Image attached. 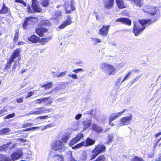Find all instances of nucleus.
<instances>
[{
    "instance_id": "nucleus-53",
    "label": "nucleus",
    "mask_w": 161,
    "mask_h": 161,
    "mask_svg": "<svg viewBox=\"0 0 161 161\" xmlns=\"http://www.w3.org/2000/svg\"><path fill=\"white\" fill-rule=\"evenodd\" d=\"M2 161H11V159L8 157H6L3 155Z\"/></svg>"
},
{
    "instance_id": "nucleus-45",
    "label": "nucleus",
    "mask_w": 161,
    "mask_h": 161,
    "mask_svg": "<svg viewBox=\"0 0 161 161\" xmlns=\"http://www.w3.org/2000/svg\"><path fill=\"white\" fill-rule=\"evenodd\" d=\"M132 161H144V160L141 158L135 157L132 158Z\"/></svg>"
},
{
    "instance_id": "nucleus-62",
    "label": "nucleus",
    "mask_w": 161,
    "mask_h": 161,
    "mask_svg": "<svg viewBox=\"0 0 161 161\" xmlns=\"http://www.w3.org/2000/svg\"><path fill=\"white\" fill-rule=\"evenodd\" d=\"M19 63V62L15 61L13 65V69H15L16 68V66Z\"/></svg>"
},
{
    "instance_id": "nucleus-33",
    "label": "nucleus",
    "mask_w": 161,
    "mask_h": 161,
    "mask_svg": "<svg viewBox=\"0 0 161 161\" xmlns=\"http://www.w3.org/2000/svg\"><path fill=\"white\" fill-rule=\"evenodd\" d=\"M40 127H31L28 128H27L26 129L20 130V132H25L26 131H27L29 130H35L36 129H39L40 128Z\"/></svg>"
},
{
    "instance_id": "nucleus-18",
    "label": "nucleus",
    "mask_w": 161,
    "mask_h": 161,
    "mask_svg": "<svg viewBox=\"0 0 161 161\" xmlns=\"http://www.w3.org/2000/svg\"><path fill=\"white\" fill-rule=\"evenodd\" d=\"M42 114V107L35 108L33 110L30 112L28 115L34 114L38 115Z\"/></svg>"
},
{
    "instance_id": "nucleus-64",
    "label": "nucleus",
    "mask_w": 161,
    "mask_h": 161,
    "mask_svg": "<svg viewBox=\"0 0 161 161\" xmlns=\"http://www.w3.org/2000/svg\"><path fill=\"white\" fill-rule=\"evenodd\" d=\"M19 141L20 142H26L27 141V140L26 139H24L22 138H19Z\"/></svg>"
},
{
    "instance_id": "nucleus-61",
    "label": "nucleus",
    "mask_w": 161,
    "mask_h": 161,
    "mask_svg": "<svg viewBox=\"0 0 161 161\" xmlns=\"http://www.w3.org/2000/svg\"><path fill=\"white\" fill-rule=\"evenodd\" d=\"M141 75H138L134 79V80H133V81H132V83H133L135 82L136 81H137V80H138L140 78V77H141Z\"/></svg>"
},
{
    "instance_id": "nucleus-28",
    "label": "nucleus",
    "mask_w": 161,
    "mask_h": 161,
    "mask_svg": "<svg viewBox=\"0 0 161 161\" xmlns=\"http://www.w3.org/2000/svg\"><path fill=\"white\" fill-rule=\"evenodd\" d=\"M10 131L11 130L9 128H5L2 130H0V135H3L4 134H7L10 132Z\"/></svg>"
},
{
    "instance_id": "nucleus-26",
    "label": "nucleus",
    "mask_w": 161,
    "mask_h": 161,
    "mask_svg": "<svg viewBox=\"0 0 161 161\" xmlns=\"http://www.w3.org/2000/svg\"><path fill=\"white\" fill-rule=\"evenodd\" d=\"M116 3L119 8L121 9L125 8L123 0H116Z\"/></svg>"
},
{
    "instance_id": "nucleus-4",
    "label": "nucleus",
    "mask_w": 161,
    "mask_h": 161,
    "mask_svg": "<svg viewBox=\"0 0 161 161\" xmlns=\"http://www.w3.org/2000/svg\"><path fill=\"white\" fill-rule=\"evenodd\" d=\"M132 119V114H130L128 116L125 117L120 119L118 126L120 127L123 125H128L130 124Z\"/></svg>"
},
{
    "instance_id": "nucleus-10",
    "label": "nucleus",
    "mask_w": 161,
    "mask_h": 161,
    "mask_svg": "<svg viewBox=\"0 0 161 161\" xmlns=\"http://www.w3.org/2000/svg\"><path fill=\"white\" fill-rule=\"evenodd\" d=\"M109 27L110 25H103V27L99 30V33L103 36H105L108 33Z\"/></svg>"
},
{
    "instance_id": "nucleus-49",
    "label": "nucleus",
    "mask_w": 161,
    "mask_h": 161,
    "mask_svg": "<svg viewBox=\"0 0 161 161\" xmlns=\"http://www.w3.org/2000/svg\"><path fill=\"white\" fill-rule=\"evenodd\" d=\"M19 32L17 31L16 32L14 37V41L17 42L18 39Z\"/></svg>"
},
{
    "instance_id": "nucleus-7",
    "label": "nucleus",
    "mask_w": 161,
    "mask_h": 161,
    "mask_svg": "<svg viewBox=\"0 0 161 161\" xmlns=\"http://www.w3.org/2000/svg\"><path fill=\"white\" fill-rule=\"evenodd\" d=\"M126 110L127 109H124L123 111L118 112V113L112 114L109 118V121L110 122H112L116 119Z\"/></svg>"
},
{
    "instance_id": "nucleus-5",
    "label": "nucleus",
    "mask_w": 161,
    "mask_h": 161,
    "mask_svg": "<svg viewBox=\"0 0 161 161\" xmlns=\"http://www.w3.org/2000/svg\"><path fill=\"white\" fill-rule=\"evenodd\" d=\"M64 147V144L60 140L56 141L52 145L53 149L55 151L62 149Z\"/></svg>"
},
{
    "instance_id": "nucleus-52",
    "label": "nucleus",
    "mask_w": 161,
    "mask_h": 161,
    "mask_svg": "<svg viewBox=\"0 0 161 161\" xmlns=\"http://www.w3.org/2000/svg\"><path fill=\"white\" fill-rule=\"evenodd\" d=\"M121 77H119L117 79V80L114 83V85H115L116 86H118V85H119V84H120V81L121 80Z\"/></svg>"
},
{
    "instance_id": "nucleus-15",
    "label": "nucleus",
    "mask_w": 161,
    "mask_h": 161,
    "mask_svg": "<svg viewBox=\"0 0 161 161\" xmlns=\"http://www.w3.org/2000/svg\"><path fill=\"white\" fill-rule=\"evenodd\" d=\"M37 3V0H32L31 7L35 12H40L42 10L41 8L38 7Z\"/></svg>"
},
{
    "instance_id": "nucleus-12",
    "label": "nucleus",
    "mask_w": 161,
    "mask_h": 161,
    "mask_svg": "<svg viewBox=\"0 0 161 161\" xmlns=\"http://www.w3.org/2000/svg\"><path fill=\"white\" fill-rule=\"evenodd\" d=\"M104 5L107 9L111 8L113 7L114 0H103Z\"/></svg>"
},
{
    "instance_id": "nucleus-36",
    "label": "nucleus",
    "mask_w": 161,
    "mask_h": 161,
    "mask_svg": "<svg viewBox=\"0 0 161 161\" xmlns=\"http://www.w3.org/2000/svg\"><path fill=\"white\" fill-rule=\"evenodd\" d=\"M50 24V22L48 20H43L41 21L40 25H48Z\"/></svg>"
},
{
    "instance_id": "nucleus-34",
    "label": "nucleus",
    "mask_w": 161,
    "mask_h": 161,
    "mask_svg": "<svg viewBox=\"0 0 161 161\" xmlns=\"http://www.w3.org/2000/svg\"><path fill=\"white\" fill-rule=\"evenodd\" d=\"M84 141H83L80 143L72 147L73 149H79L81 147L84 146Z\"/></svg>"
},
{
    "instance_id": "nucleus-51",
    "label": "nucleus",
    "mask_w": 161,
    "mask_h": 161,
    "mask_svg": "<svg viewBox=\"0 0 161 161\" xmlns=\"http://www.w3.org/2000/svg\"><path fill=\"white\" fill-rule=\"evenodd\" d=\"M132 71H131V70L130 71H129V72L128 73L126 74V75L124 78V80H125L128 79V77H129V76H130V75L132 73Z\"/></svg>"
},
{
    "instance_id": "nucleus-42",
    "label": "nucleus",
    "mask_w": 161,
    "mask_h": 161,
    "mask_svg": "<svg viewBox=\"0 0 161 161\" xmlns=\"http://www.w3.org/2000/svg\"><path fill=\"white\" fill-rule=\"evenodd\" d=\"M52 83H49L42 86V87H45V89L52 87Z\"/></svg>"
},
{
    "instance_id": "nucleus-17",
    "label": "nucleus",
    "mask_w": 161,
    "mask_h": 161,
    "mask_svg": "<svg viewBox=\"0 0 161 161\" xmlns=\"http://www.w3.org/2000/svg\"><path fill=\"white\" fill-rule=\"evenodd\" d=\"M36 33L39 36L42 37L43 36L44 33L47 32V30L44 28L40 27L36 29Z\"/></svg>"
},
{
    "instance_id": "nucleus-54",
    "label": "nucleus",
    "mask_w": 161,
    "mask_h": 161,
    "mask_svg": "<svg viewBox=\"0 0 161 161\" xmlns=\"http://www.w3.org/2000/svg\"><path fill=\"white\" fill-rule=\"evenodd\" d=\"M93 110H92L91 111H88L86 113H84V115H88L90 116H92L93 114Z\"/></svg>"
},
{
    "instance_id": "nucleus-16",
    "label": "nucleus",
    "mask_w": 161,
    "mask_h": 161,
    "mask_svg": "<svg viewBox=\"0 0 161 161\" xmlns=\"http://www.w3.org/2000/svg\"><path fill=\"white\" fill-rule=\"evenodd\" d=\"M116 22H120L123 24H125L128 25H130L131 24V21L127 18H121L117 19Z\"/></svg>"
},
{
    "instance_id": "nucleus-44",
    "label": "nucleus",
    "mask_w": 161,
    "mask_h": 161,
    "mask_svg": "<svg viewBox=\"0 0 161 161\" xmlns=\"http://www.w3.org/2000/svg\"><path fill=\"white\" fill-rule=\"evenodd\" d=\"M15 116L14 113H13L12 114H10L8 115L6 117H4V119H9L11 118L14 117Z\"/></svg>"
},
{
    "instance_id": "nucleus-19",
    "label": "nucleus",
    "mask_w": 161,
    "mask_h": 161,
    "mask_svg": "<svg viewBox=\"0 0 161 161\" xmlns=\"http://www.w3.org/2000/svg\"><path fill=\"white\" fill-rule=\"evenodd\" d=\"M92 129L95 131L98 132H101L103 130L101 127L95 124H93L92 125Z\"/></svg>"
},
{
    "instance_id": "nucleus-38",
    "label": "nucleus",
    "mask_w": 161,
    "mask_h": 161,
    "mask_svg": "<svg viewBox=\"0 0 161 161\" xmlns=\"http://www.w3.org/2000/svg\"><path fill=\"white\" fill-rule=\"evenodd\" d=\"M92 39L93 42L95 45L101 42V40L100 39L96 38H93Z\"/></svg>"
},
{
    "instance_id": "nucleus-58",
    "label": "nucleus",
    "mask_w": 161,
    "mask_h": 161,
    "mask_svg": "<svg viewBox=\"0 0 161 161\" xmlns=\"http://www.w3.org/2000/svg\"><path fill=\"white\" fill-rule=\"evenodd\" d=\"M87 154L86 153H84L82 155V160L85 161L86 160L87 157Z\"/></svg>"
},
{
    "instance_id": "nucleus-47",
    "label": "nucleus",
    "mask_w": 161,
    "mask_h": 161,
    "mask_svg": "<svg viewBox=\"0 0 161 161\" xmlns=\"http://www.w3.org/2000/svg\"><path fill=\"white\" fill-rule=\"evenodd\" d=\"M67 156L69 160L72 159V158H73V157L72 153L71 151H68L67 153Z\"/></svg>"
},
{
    "instance_id": "nucleus-9",
    "label": "nucleus",
    "mask_w": 161,
    "mask_h": 161,
    "mask_svg": "<svg viewBox=\"0 0 161 161\" xmlns=\"http://www.w3.org/2000/svg\"><path fill=\"white\" fill-rule=\"evenodd\" d=\"M83 137V134L82 133H80L77 134V136L73 139L69 143V145L71 147L79 141L80 139Z\"/></svg>"
},
{
    "instance_id": "nucleus-2",
    "label": "nucleus",
    "mask_w": 161,
    "mask_h": 161,
    "mask_svg": "<svg viewBox=\"0 0 161 161\" xmlns=\"http://www.w3.org/2000/svg\"><path fill=\"white\" fill-rule=\"evenodd\" d=\"M100 68L108 75H113L116 73L114 67L109 64L103 63L100 65Z\"/></svg>"
},
{
    "instance_id": "nucleus-29",
    "label": "nucleus",
    "mask_w": 161,
    "mask_h": 161,
    "mask_svg": "<svg viewBox=\"0 0 161 161\" xmlns=\"http://www.w3.org/2000/svg\"><path fill=\"white\" fill-rule=\"evenodd\" d=\"M15 58L11 56L10 57L9 60L8 61L7 64L6 66V67L8 69L10 68L11 66L12 63L14 61Z\"/></svg>"
},
{
    "instance_id": "nucleus-59",
    "label": "nucleus",
    "mask_w": 161,
    "mask_h": 161,
    "mask_svg": "<svg viewBox=\"0 0 161 161\" xmlns=\"http://www.w3.org/2000/svg\"><path fill=\"white\" fill-rule=\"evenodd\" d=\"M68 76L69 77H71L72 78L75 79H77L78 77L77 76V75L76 74H72V75H70L69 74L68 75Z\"/></svg>"
},
{
    "instance_id": "nucleus-24",
    "label": "nucleus",
    "mask_w": 161,
    "mask_h": 161,
    "mask_svg": "<svg viewBox=\"0 0 161 161\" xmlns=\"http://www.w3.org/2000/svg\"><path fill=\"white\" fill-rule=\"evenodd\" d=\"M28 40L32 42L36 43L39 41L40 38L35 35H33L28 38Z\"/></svg>"
},
{
    "instance_id": "nucleus-60",
    "label": "nucleus",
    "mask_w": 161,
    "mask_h": 161,
    "mask_svg": "<svg viewBox=\"0 0 161 161\" xmlns=\"http://www.w3.org/2000/svg\"><path fill=\"white\" fill-rule=\"evenodd\" d=\"M82 115L81 114H79L76 115L75 118L76 120H78L81 118Z\"/></svg>"
},
{
    "instance_id": "nucleus-50",
    "label": "nucleus",
    "mask_w": 161,
    "mask_h": 161,
    "mask_svg": "<svg viewBox=\"0 0 161 161\" xmlns=\"http://www.w3.org/2000/svg\"><path fill=\"white\" fill-rule=\"evenodd\" d=\"M54 126V125L52 124H49L48 125H47L43 127H42L41 129L42 130H43L47 128H49V127H53Z\"/></svg>"
},
{
    "instance_id": "nucleus-35",
    "label": "nucleus",
    "mask_w": 161,
    "mask_h": 161,
    "mask_svg": "<svg viewBox=\"0 0 161 161\" xmlns=\"http://www.w3.org/2000/svg\"><path fill=\"white\" fill-rule=\"evenodd\" d=\"M9 144H12V143H8L6 144H4L0 147V151H5L7 150V148L9 147Z\"/></svg>"
},
{
    "instance_id": "nucleus-30",
    "label": "nucleus",
    "mask_w": 161,
    "mask_h": 161,
    "mask_svg": "<svg viewBox=\"0 0 161 161\" xmlns=\"http://www.w3.org/2000/svg\"><path fill=\"white\" fill-rule=\"evenodd\" d=\"M94 151V149L92 151V153H90V156L91 157L90 160L94 159L99 155L95 151Z\"/></svg>"
},
{
    "instance_id": "nucleus-32",
    "label": "nucleus",
    "mask_w": 161,
    "mask_h": 161,
    "mask_svg": "<svg viewBox=\"0 0 161 161\" xmlns=\"http://www.w3.org/2000/svg\"><path fill=\"white\" fill-rule=\"evenodd\" d=\"M69 137V135L68 134H65L63 137L61 138V140L64 143H67Z\"/></svg>"
},
{
    "instance_id": "nucleus-48",
    "label": "nucleus",
    "mask_w": 161,
    "mask_h": 161,
    "mask_svg": "<svg viewBox=\"0 0 161 161\" xmlns=\"http://www.w3.org/2000/svg\"><path fill=\"white\" fill-rule=\"evenodd\" d=\"M66 71H65L60 73L59 74L57 75V76L58 78H62L66 75Z\"/></svg>"
},
{
    "instance_id": "nucleus-27",
    "label": "nucleus",
    "mask_w": 161,
    "mask_h": 161,
    "mask_svg": "<svg viewBox=\"0 0 161 161\" xmlns=\"http://www.w3.org/2000/svg\"><path fill=\"white\" fill-rule=\"evenodd\" d=\"M130 1H132L137 7L139 8L143 5V3L141 0H130Z\"/></svg>"
},
{
    "instance_id": "nucleus-6",
    "label": "nucleus",
    "mask_w": 161,
    "mask_h": 161,
    "mask_svg": "<svg viewBox=\"0 0 161 161\" xmlns=\"http://www.w3.org/2000/svg\"><path fill=\"white\" fill-rule=\"evenodd\" d=\"M35 19L33 17H26L23 24V28L25 29L27 28L29 25L32 24L33 20Z\"/></svg>"
},
{
    "instance_id": "nucleus-20",
    "label": "nucleus",
    "mask_w": 161,
    "mask_h": 161,
    "mask_svg": "<svg viewBox=\"0 0 161 161\" xmlns=\"http://www.w3.org/2000/svg\"><path fill=\"white\" fill-rule=\"evenodd\" d=\"M52 157L53 159L55 161H64V158L62 155H59L55 154Z\"/></svg>"
},
{
    "instance_id": "nucleus-37",
    "label": "nucleus",
    "mask_w": 161,
    "mask_h": 161,
    "mask_svg": "<svg viewBox=\"0 0 161 161\" xmlns=\"http://www.w3.org/2000/svg\"><path fill=\"white\" fill-rule=\"evenodd\" d=\"M105 156L103 155L99 156L94 161H105Z\"/></svg>"
},
{
    "instance_id": "nucleus-1",
    "label": "nucleus",
    "mask_w": 161,
    "mask_h": 161,
    "mask_svg": "<svg viewBox=\"0 0 161 161\" xmlns=\"http://www.w3.org/2000/svg\"><path fill=\"white\" fill-rule=\"evenodd\" d=\"M152 22L151 19H139L138 21L134 22L133 32L136 36L142 32L147 25L151 24Z\"/></svg>"
},
{
    "instance_id": "nucleus-41",
    "label": "nucleus",
    "mask_w": 161,
    "mask_h": 161,
    "mask_svg": "<svg viewBox=\"0 0 161 161\" xmlns=\"http://www.w3.org/2000/svg\"><path fill=\"white\" fill-rule=\"evenodd\" d=\"M42 4L44 7H46L49 4L48 0H44L42 1Z\"/></svg>"
},
{
    "instance_id": "nucleus-13",
    "label": "nucleus",
    "mask_w": 161,
    "mask_h": 161,
    "mask_svg": "<svg viewBox=\"0 0 161 161\" xmlns=\"http://www.w3.org/2000/svg\"><path fill=\"white\" fill-rule=\"evenodd\" d=\"M72 23L71 18L69 16H68L66 20L64 21L59 26V28L60 29L64 28L67 26L70 25Z\"/></svg>"
},
{
    "instance_id": "nucleus-63",
    "label": "nucleus",
    "mask_w": 161,
    "mask_h": 161,
    "mask_svg": "<svg viewBox=\"0 0 161 161\" xmlns=\"http://www.w3.org/2000/svg\"><path fill=\"white\" fill-rule=\"evenodd\" d=\"M82 70V69H74L73 71V72L75 73H78L80 71H81Z\"/></svg>"
},
{
    "instance_id": "nucleus-56",
    "label": "nucleus",
    "mask_w": 161,
    "mask_h": 161,
    "mask_svg": "<svg viewBox=\"0 0 161 161\" xmlns=\"http://www.w3.org/2000/svg\"><path fill=\"white\" fill-rule=\"evenodd\" d=\"M16 101L18 103H22L23 101V97H21L19 98H17L16 99Z\"/></svg>"
},
{
    "instance_id": "nucleus-55",
    "label": "nucleus",
    "mask_w": 161,
    "mask_h": 161,
    "mask_svg": "<svg viewBox=\"0 0 161 161\" xmlns=\"http://www.w3.org/2000/svg\"><path fill=\"white\" fill-rule=\"evenodd\" d=\"M7 112V109L4 108L3 109L0 110V115H3Z\"/></svg>"
},
{
    "instance_id": "nucleus-25",
    "label": "nucleus",
    "mask_w": 161,
    "mask_h": 161,
    "mask_svg": "<svg viewBox=\"0 0 161 161\" xmlns=\"http://www.w3.org/2000/svg\"><path fill=\"white\" fill-rule=\"evenodd\" d=\"M49 97H44L42 99H39L35 100L36 101H39V102H36V104H42L47 103L48 101Z\"/></svg>"
},
{
    "instance_id": "nucleus-40",
    "label": "nucleus",
    "mask_w": 161,
    "mask_h": 161,
    "mask_svg": "<svg viewBox=\"0 0 161 161\" xmlns=\"http://www.w3.org/2000/svg\"><path fill=\"white\" fill-rule=\"evenodd\" d=\"M42 113L43 114L51 112L52 109L51 108H45L44 107H42Z\"/></svg>"
},
{
    "instance_id": "nucleus-8",
    "label": "nucleus",
    "mask_w": 161,
    "mask_h": 161,
    "mask_svg": "<svg viewBox=\"0 0 161 161\" xmlns=\"http://www.w3.org/2000/svg\"><path fill=\"white\" fill-rule=\"evenodd\" d=\"M72 0H70V1H69V3H68V4L67 3V2L65 3V9L67 13H70L71 10L73 11L75 9V7L73 6V3H72Z\"/></svg>"
},
{
    "instance_id": "nucleus-21",
    "label": "nucleus",
    "mask_w": 161,
    "mask_h": 161,
    "mask_svg": "<svg viewBox=\"0 0 161 161\" xmlns=\"http://www.w3.org/2000/svg\"><path fill=\"white\" fill-rule=\"evenodd\" d=\"M92 119H89L84 120L83 122L84 126L83 130H86L92 124Z\"/></svg>"
},
{
    "instance_id": "nucleus-22",
    "label": "nucleus",
    "mask_w": 161,
    "mask_h": 161,
    "mask_svg": "<svg viewBox=\"0 0 161 161\" xmlns=\"http://www.w3.org/2000/svg\"><path fill=\"white\" fill-rule=\"evenodd\" d=\"M10 13L9 8L6 6L5 4H3V7L0 10V14H9Z\"/></svg>"
},
{
    "instance_id": "nucleus-11",
    "label": "nucleus",
    "mask_w": 161,
    "mask_h": 161,
    "mask_svg": "<svg viewBox=\"0 0 161 161\" xmlns=\"http://www.w3.org/2000/svg\"><path fill=\"white\" fill-rule=\"evenodd\" d=\"M23 153L21 151L18 150L12 154L11 156V158L14 161L18 159L22 156Z\"/></svg>"
},
{
    "instance_id": "nucleus-3",
    "label": "nucleus",
    "mask_w": 161,
    "mask_h": 161,
    "mask_svg": "<svg viewBox=\"0 0 161 161\" xmlns=\"http://www.w3.org/2000/svg\"><path fill=\"white\" fill-rule=\"evenodd\" d=\"M142 10L149 14L154 15L156 14L158 9L155 6L146 5L142 8Z\"/></svg>"
},
{
    "instance_id": "nucleus-46",
    "label": "nucleus",
    "mask_w": 161,
    "mask_h": 161,
    "mask_svg": "<svg viewBox=\"0 0 161 161\" xmlns=\"http://www.w3.org/2000/svg\"><path fill=\"white\" fill-rule=\"evenodd\" d=\"M49 118V117L48 115L42 116L37 117L36 118V119H40L41 120H44L47 118Z\"/></svg>"
},
{
    "instance_id": "nucleus-39",
    "label": "nucleus",
    "mask_w": 161,
    "mask_h": 161,
    "mask_svg": "<svg viewBox=\"0 0 161 161\" xmlns=\"http://www.w3.org/2000/svg\"><path fill=\"white\" fill-rule=\"evenodd\" d=\"M108 140L107 142V143L108 144H109L113 140V136L111 134H108Z\"/></svg>"
},
{
    "instance_id": "nucleus-31",
    "label": "nucleus",
    "mask_w": 161,
    "mask_h": 161,
    "mask_svg": "<svg viewBox=\"0 0 161 161\" xmlns=\"http://www.w3.org/2000/svg\"><path fill=\"white\" fill-rule=\"evenodd\" d=\"M20 52V49L18 48L16 49L14 52L13 54L11 56L12 57H13L15 59L18 57L19 54Z\"/></svg>"
},
{
    "instance_id": "nucleus-43",
    "label": "nucleus",
    "mask_w": 161,
    "mask_h": 161,
    "mask_svg": "<svg viewBox=\"0 0 161 161\" xmlns=\"http://www.w3.org/2000/svg\"><path fill=\"white\" fill-rule=\"evenodd\" d=\"M33 124L31 123H27L26 124H24L22 125V128H25L27 127H29L32 126Z\"/></svg>"
},
{
    "instance_id": "nucleus-57",
    "label": "nucleus",
    "mask_w": 161,
    "mask_h": 161,
    "mask_svg": "<svg viewBox=\"0 0 161 161\" xmlns=\"http://www.w3.org/2000/svg\"><path fill=\"white\" fill-rule=\"evenodd\" d=\"M34 92H29L27 93V95L26 97V98H28L30 97L33 94V93Z\"/></svg>"
},
{
    "instance_id": "nucleus-14",
    "label": "nucleus",
    "mask_w": 161,
    "mask_h": 161,
    "mask_svg": "<svg viewBox=\"0 0 161 161\" xmlns=\"http://www.w3.org/2000/svg\"><path fill=\"white\" fill-rule=\"evenodd\" d=\"M94 150V151H95L99 154L105 150L106 147L103 145L99 144L95 147Z\"/></svg>"
},
{
    "instance_id": "nucleus-23",
    "label": "nucleus",
    "mask_w": 161,
    "mask_h": 161,
    "mask_svg": "<svg viewBox=\"0 0 161 161\" xmlns=\"http://www.w3.org/2000/svg\"><path fill=\"white\" fill-rule=\"evenodd\" d=\"M95 141L94 140H93L89 138L84 141V146H89L92 145L94 144Z\"/></svg>"
}]
</instances>
